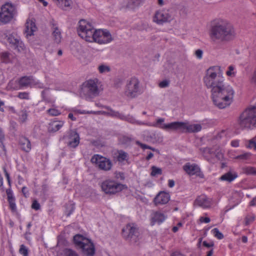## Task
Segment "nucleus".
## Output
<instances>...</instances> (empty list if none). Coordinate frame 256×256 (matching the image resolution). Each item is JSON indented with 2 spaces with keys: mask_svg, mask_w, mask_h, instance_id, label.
Masks as SVG:
<instances>
[{
  "mask_svg": "<svg viewBox=\"0 0 256 256\" xmlns=\"http://www.w3.org/2000/svg\"><path fill=\"white\" fill-rule=\"evenodd\" d=\"M169 84H170L169 80H162V82H160L159 84V86L161 88H164L168 86L169 85Z\"/></svg>",
  "mask_w": 256,
  "mask_h": 256,
  "instance_id": "nucleus-53",
  "label": "nucleus"
},
{
  "mask_svg": "<svg viewBox=\"0 0 256 256\" xmlns=\"http://www.w3.org/2000/svg\"><path fill=\"white\" fill-rule=\"evenodd\" d=\"M166 124L164 123V119L163 118H158L156 120V122L154 123L148 122L146 125L150 126H154L164 130Z\"/></svg>",
  "mask_w": 256,
  "mask_h": 256,
  "instance_id": "nucleus-30",
  "label": "nucleus"
},
{
  "mask_svg": "<svg viewBox=\"0 0 256 256\" xmlns=\"http://www.w3.org/2000/svg\"><path fill=\"white\" fill-rule=\"evenodd\" d=\"M60 30L58 28L56 24H53L52 26V38L54 42L59 44L62 40Z\"/></svg>",
  "mask_w": 256,
  "mask_h": 256,
  "instance_id": "nucleus-24",
  "label": "nucleus"
},
{
  "mask_svg": "<svg viewBox=\"0 0 256 256\" xmlns=\"http://www.w3.org/2000/svg\"><path fill=\"white\" fill-rule=\"evenodd\" d=\"M200 150L202 152V154H204V156L207 159H208L209 155L211 156L214 154L212 148H200Z\"/></svg>",
  "mask_w": 256,
  "mask_h": 256,
  "instance_id": "nucleus-39",
  "label": "nucleus"
},
{
  "mask_svg": "<svg viewBox=\"0 0 256 256\" xmlns=\"http://www.w3.org/2000/svg\"><path fill=\"white\" fill-rule=\"evenodd\" d=\"M238 177V174L236 172H228L222 176L220 178L221 180L231 182Z\"/></svg>",
  "mask_w": 256,
  "mask_h": 256,
  "instance_id": "nucleus-29",
  "label": "nucleus"
},
{
  "mask_svg": "<svg viewBox=\"0 0 256 256\" xmlns=\"http://www.w3.org/2000/svg\"><path fill=\"white\" fill-rule=\"evenodd\" d=\"M4 138V134L1 130H0V154L4 155L5 154L4 146L2 143V140Z\"/></svg>",
  "mask_w": 256,
  "mask_h": 256,
  "instance_id": "nucleus-42",
  "label": "nucleus"
},
{
  "mask_svg": "<svg viewBox=\"0 0 256 256\" xmlns=\"http://www.w3.org/2000/svg\"><path fill=\"white\" fill-rule=\"evenodd\" d=\"M22 192L23 193L24 195L26 197L28 195V191L27 190V188L26 187L24 186L22 188Z\"/></svg>",
  "mask_w": 256,
  "mask_h": 256,
  "instance_id": "nucleus-63",
  "label": "nucleus"
},
{
  "mask_svg": "<svg viewBox=\"0 0 256 256\" xmlns=\"http://www.w3.org/2000/svg\"><path fill=\"white\" fill-rule=\"evenodd\" d=\"M188 126V124L177 122V131L179 130L182 132H188L186 128Z\"/></svg>",
  "mask_w": 256,
  "mask_h": 256,
  "instance_id": "nucleus-37",
  "label": "nucleus"
},
{
  "mask_svg": "<svg viewBox=\"0 0 256 256\" xmlns=\"http://www.w3.org/2000/svg\"><path fill=\"white\" fill-rule=\"evenodd\" d=\"M122 234L126 240H130L132 242H136L138 233L135 225L133 224H130L123 228Z\"/></svg>",
  "mask_w": 256,
  "mask_h": 256,
  "instance_id": "nucleus-12",
  "label": "nucleus"
},
{
  "mask_svg": "<svg viewBox=\"0 0 256 256\" xmlns=\"http://www.w3.org/2000/svg\"><path fill=\"white\" fill-rule=\"evenodd\" d=\"M174 18V14L172 10H158L154 17V22L158 24L170 22Z\"/></svg>",
  "mask_w": 256,
  "mask_h": 256,
  "instance_id": "nucleus-11",
  "label": "nucleus"
},
{
  "mask_svg": "<svg viewBox=\"0 0 256 256\" xmlns=\"http://www.w3.org/2000/svg\"><path fill=\"white\" fill-rule=\"evenodd\" d=\"M142 88L139 80L135 78H131L127 80L124 89V94L130 98H134L140 94Z\"/></svg>",
  "mask_w": 256,
  "mask_h": 256,
  "instance_id": "nucleus-7",
  "label": "nucleus"
},
{
  "mask_svg": "<svg viewBox=\"0 0 256 256\" xmlns=\"http://www.w3.org/2000/svg\"><path fill=\"white\" fill-rule=\"evenodd\" d=\"M10 54L8 52H4L2 55V58L4 62H10Z\"/></svg>",
  "mask_w": 256,
  "mask_h": 256,
  "instance_id": "nucleus-49",
  "label": "nucleus"
},
{
  "mask_svg": "<svg viewBox=\"0 0 256 256\" xmlns=\"http://www.w3.org/2000/svg\"><path fill=\"white\" fill-rule=\"evenodd\" d=\"M20 88L24 86H36L42 88L43 84L32 76H24L19 80Z\"/></svg>",
  "mask_w": 256,
  "mask_h": 256,
  "instance_id": "nucleus-17",
  "label": "nucleus"
},
{
  "mask_svg": "<svg viewBox=\"0 0 256 256\" xmlns=\"http://www.w3.org/2000/svg\"><path fill=\"white\" fill-rule=\"evenodd\" d=\"M254 216H248L245 218V225L248 226L252 222H254Z\"/></svg>",
  "mask_w": 256,
  "mask_h": 256,
  "instance_id": "nucleus-48",
  "label": "nucleus"
},
{
  "mask_svg": "<svg viewBox=\"0 0 256 256\" xmlns=\"http://www.w3.org/2000/svg\"><path fill=\"white\" fill-rule=\"evenodd\" d=\"M239 124L242 128L256 127V106L248 108L240 117Z\"/></svg>",
  "mask_w": 256,
  "mask_h": 256,
  "instance_id": "nucleus-5",
  "label": "nucleus"
},
{
  "mask_svg": "<svg viewBox=\"0 0 256 256\" xmlns=\"http://www.w3.org/2000/svg\"><path fill=\"white\" fill-rule=\"evenodd\" d=\"M203 80L204 85L210 89L212 98L216 106L222 109L232 102L234 89L225 84L224 78L218 74L214 68H210L206 70Z\"/></svg>",
  "mask_w": 256,
  "mask_h": 256,
  "instance_id": "nucleus-1",
  "label": "nucleus"
},
{
  "mask_svg": "<svg viewBox=\"0 0 256 256\" xmlns=\"http://www.w3.org/2000/svg\"><path fill=\"white\" fill-rule=\"evenodd\" d=\"M68 110L69 112H72V113H73L74 114H82L86 113V112L84 111H81V110L77 109L76 108H68Z\"/></svg>",
  "mask_w": 256,
  "mask_h": 256,
  "instance_id": "nucleus-50",
  "label": "nucleus"
},
{
  "mask_svg": "<svg viewBox=\"0 0 256 256\" xmlns=\"http://www.w3.org/2000/svg\"><path fill=\"white\" fill-rule=\"evenodd\" d=\"M91 42H95L100 44H106L111 42L113 38L110 32L106 29L96 30Z\"/></svg>",
  "mask_w": 256,
  "mask_h": 256,
  "instance_id": "nucleus-10",
  "label": "nucleus"
},
{
  "mask_svg": "<svg viewBox=\"0 0 256 256\" xmlns=\"http://www.w3.org/2000/svg\"><path fill=\"white\" fill-rule=\"evenodd\" d=\"M19 252L22 256H28V248L24 245L22 244L20 246Z\"/></svg>",
  "mask_w": 256,
  "mask_h": 256,
  "instance_id": "nucleus-44",
  "label": "nucleus"
},
{
  "mask_svg": "<svg viewBox=\"0 0 256 256\" xmlns=\"http://www.w3.org/2000/svg\"><path fill=\"white\" fill-rule=\"evenodd\" d=\"M88 113H94L96 114H104L110 116L116 117L119 118L121 120H126L128 122L136 124L138 125H144L146 123L138 121L136 120L134 118L131 116H124L122 114H120L117 112L114 111L109 108L106 107L104 110L98 112H88Z\"/></svg>",
  "mask_w": 256,
  "mask_h": 256,
  "instance_id": "nucleus-8",
  "label": "nucleus"
},
{
  "mask_svg": "<svg viewBox=\"0 0 256 256\" xmlns=\"http://www.w3.org/2000/svg\"><path fill=\"white\" fill-rule=\"evenodd\" d=\"M18 16L16 6L10 2H6L0 8V23L6 24L14 20Z\"/></svg>",
  "mask_w": 256,
  "mask_h": 256,
  "instance_id": "nucleus-4",
  "label": "nucleus"
},
{
  "mask_svg": "<svg viewBox=\"0 0 256 256\" xmlns=\"http://www.w3.org/2000/svg\"><path fill=\"white\" fill-rule=\"evenodd\" d=\"M183 168L190 176L195 175L200 178H204V174L201 172L200 167L195 164L186 163L184 166Z\"/></svg>",
  "mask_w": 256,
  "mask_h": 256,
  "instance_id": "nucleus-18",
  "label": "nucleus"
},
{
  "mask_svg": "<svg viewBox=\"0 0 256 256\" xmlns=\"http://www.w3.org/2000/svg\"><path fill=\"white\" fill-rule=\"evenodd\" d=\"M38 28L35 23V20L32 18H28L26 23V28L24 33L28 41L30 40V38L34 35L37 31Z\"/></svg>",
  "mask_w": 256,
  "mask_h": 256,
  "instance_id": "nucleus-16",
  "label": "nucleus"
},
{
  "mask_svg": "<svg viewBox=\"0 0 256 256\" xmlns=\"http://www.w3.org/2000/svg\"><path fill=\"white\" fill-rule=\"evenodd\" d=\"M124 186V185L111 180H106L102 184V188L106 194H115L122 190Z\"/></svg>",
  "mask_w": 256,
  "mask_h": 256,
  "instance_id": "nucleus-13",
  "label": "nucleus"
},
{
  "mask_svg": "<svg viewBox=\"0 0 256 256\" xmlns=\"http://www.w3.org/2000/svg\"><path fill=\"white\" fill-rule=\"evenodd\" d=\"M8 200L14 198L12 194V191L10 189H8L6 191Z\"/></svg>",
  "mask_w": 256,
  "mask_h": 256,
  "instance_id": "nucleus-58",
  "label": "nucleus"
},
{
  "mask_svg": "<svg viewBox=\"0 0 256 256\" xmlns=\"http://www.w3.org/2000/svg\"><path fill=\"white\" fill-rule=\"evenodd\" d=\"M20 120L22 122H24L28 119V114L26 110H22L19 116Z\"/></svg>",
  "mask_w": 256,
  "mask_h": 256,
  "instance_id": "nucleus-45",
  "label": "nucleus"
},
{
  "mask_svg": "<svg viewBox=\"0 0 256 256\" xmlns=\"http://www.w3.org/2000/svg\"><path fill=\"white\" fill-rule=\"evenodd\" d=\"M18 97L20 99H28V94L26 92H19L18 94Z\"/></svg>",
  "mask_w": 256,
  "mask_h": 256,
  "instance_id": "nucleus-52",
  "label": "nucleus"
},
{
  "mask_svg": "<svg viewBox=\"0 0 256 256\" xmlns=\"http://www.w3.org/2000/svg\"><path fill=\"white\" fill-rule=\"evenodd\" d=\"M58 256H78L77 252L71 249L66 248Z\"/></svg>",
  "mask_w": 256,
  "mask_h": 256,
  "instance_id": "nucleus-35",
  "label": "nucleus"
},
{
  "mask_svg": "<svg viewBox=\"0 0 256 256\" xmlns=\"http://www.w3.org/2000/svg\"><path fill=\"white\" fill-rule=\"evenodd\" d=\"M98 83V80L97 78L90 79L86 81L82 85V94L89 97L98 96L100 93Z\"/></svg>",
  "mask_w": 256,
  "mask_h": 256,
  "instance_id": "nucleus-9",
  "label": "nucleus"
},
{
  "mask_svg": "<svg viewBox=\"0 0 256 256\" xmlns=\"http://www.w3.org/2000/svg\"><path fill=\"white\" fill-rule=\"evenodd\" d=\"M228 70L226 72V74L228 76H232L234 74V72H232L234 70V68L233 66H228Z\"/></svg>",
  "mask_w": 256,
  "mask_h": 256,
  "instance_id": "nucleus-56",
  "label": "nucleus"
},
{
  "mask_svg": "<svg viewBox=\"0 0 256 256\" xmlns=\"http://www.w3.org/2000/svg\"><path fill=\"white\" fill-rule=\"evenodd\" d=\"M164 130L168 132L174 131L176 130V122L166 124Z\"/></svg>",
  "mask_w": 256,
  "mask_h": 256,
  "instance_id": "nucleus-38",
  "label": "nucleus"
},
{
  "mask_svg": "<svg viewBox=\"0 0 256 256\" xmlns=\"http://www.w3.org/2000/svg\"><path fill=\"white\" fill-rule=\"evenodd\" d=\"M170 198V196L168 192L160 191L154 198L153 202L156 206L164 205L169 202Z\"/></svg>",
  "mask_w": 256,
  "mask_h": 256,
  "instance_id": "nucleus-19",
  "label": "nucleus"
},
{
  "mask_svg": "<svg viewBox=\"0 0 256 256\" xmlns=\"http://www.w3.org/2000/svg\"><path fill=\"white\" fill-rule=\"evenodd\" d=\"M64 122L60 120L53 121L50 123L48 127L50 132H56L59 130L64 125Z\"/></svg>",
  "mask_w": 256,
  "mask_h": 256,
  "instance_id": "nucleus-27",
  "label": "nucleus"
},
{
  "mask_svg": "<svg viewBox=\"0 0 256 256\" xmlns=\"http://www.w3.org/2000/svg\"><path fill=\"white\" fill-rule=\"evenodd\" d=\"M248 148H253L256 150V139L255 138L248 141V144H246Z\"/></svg>",
  "mask_w": 256,
  "mask_h": 256,
  "instance_id": "nucleus-41",
  "label": "nucleus"
},
{
  "mask_svg": "<svg viewBox=\"0 0 256 256\" xmlns=\"http://www.w3.org/2000/svg\"><path fill=\"white\" fill-rule=\"evenodd\" d=\"M76 247L80 250L86 256H94L96 248L92 241L88 238L82 234H78L73 238Z\"/></svg>",
  "mask_w": 256,
  "mask_h": 256,
  "instance_id": "nucleus-3",
  "label": "nucleus"
},
{
  "mask_svg": "<svg viewBox=\"0 0 256 256\" xmlns=\"http://www.w3.org/2000/svg\"><path fill=\"white\" fill-rule=\"evenodd\" d=\"M72 0H59L56 5L63 10H68L72 7Z\"/></svg>",
  "mask_w": 256,
  "mask_h": 256,
  "instance_id": "nucleus-28",
  "label": "nucleus"
},
{
  "mask_svg": "<svg viewBox=\"0 0 256 256\" xmlns=\"http://www.w3.org/2000/svg\"><path fill=\"white\" fill-rule=\"evenodd\" d=\"M188 132H197L202 130V126L200 124H188V126L186 128Z\"/></svg>",
  "mask_w": 256,
  "mask_h": 256,
  "instance_id": "nucleus-33",
  "label": "nucleus"
},
{
  "mask_svg": "<svg viewBox=\"0 0 256 256\" xmlns=\"http://www.w3.org/2000/svg\"><path fill=\"white\" fill-rule=\"evenodd\" d=\"M175 182L174 180H168V186L170 188H172L174 186Z\"/></svg>",
  "mask_w": 256,
  "mask_h": 256,
  "instance_id": "nucleus-61",
  "label": "nucleus"
},
{
  "mask_svg": "<svg viewBox=\"0 0 256 256\" xmlns=\"http://www.w3.org/2000/svg\"><path fill=\"white\" fill-rule=\"evenodd\" d=\"M209 36L214 43L226 42L234 39L236 33L232 25L228 21L216 19L212 24Z\"/></svg>",
  "mask_w": 256,
  "mask_h": 256,
  "instance_id": "nucleus-2",
  "label": "nucleus"
},
{
  "mask_svg": "<svg viewBox=\"0 0 256 256\" xmlns=\"http://www.w3.org/2000/svg\"><path fill=\"white\" fill-rule=\"evenodd\" d=\"M7 88L8 90H17L20 88L19 80H12L9 82Z\"/></svg>",
  "mask_w": 256,
  "mask_h": 256,
  "instance_id": "nucleus-32",
  "label": "nucleus"
},
{
  "mask_svg": "<svg viewBox=\"0 0 256 256\" xmlns=\"http://www.w3.org/2000/svg\"><path fill=\"white\" fill-rule=\"evenodd\" d=\"M19 144L20 148L26 152H29L31 149L30 142L25 137L22 136L20 138Z\"/></svg>",
  "mask_w": 256,
  "mask_h": 256,
  "instance_id": "nucleus-25",
  "label": "nucleus"
},
{
  "mask_svg": "<svg viewBox=\"0 0 256 256\" xmlns=\"http://www.w3.org/2000/svg\"><path fill=\"white\" fill-rule=\"evenodd\" d=\"M251 82L256 85V70L254 72L251 78Z\"/></svg>",
  "mask_w": 256,
  "mask_h": 256,
  "instance_id": "nucleus-59",
  "label": "nucleus"
},
{
  "mask_svg": "<svg viewBox=\"0 0 256 256\" xmlns=\"http://www.w3.org/2000/svg\"><path fill=\"white\" fill-rule=\"evenodd\" d=\"M97 70L100 74L105 75L110 72L112 68L109 64L103 62L98 66Z\"/></svg>",
  "mask_w": 256,
  "mask_h": 256,
  "instance_id": "nucleus-26",
  "label": "nucleus"
},
{
  "mask_svg": "<svg viewBox=\"0 0 256 256\" xmlns=\"http://www.w3.org/2000/svg\"><path fill=\"white\" fill-rule=\"evenodd\" d=\"M166 218L163 213L160 212H154L151 215V224L152 225L160 224L166 220Z\"/></svg>",
  "mask_w": 256,
  "mask_h": 256,
  "instance_id": "nucleus-23",
  "label": "nucleus"
},
{
  "mask_svg": "<svg viewBox=\"0 0 256 256\" xmlns=\"http://www.w3.org/2000/svg\"><path fill=\"white\" fill-rule=\"evenodd\" d=\"M32 207L33 209L38 210L40 208V205L35 200L32 202Z\"/></svg>",
  "mask_w": 256,
  "mask_h": 256,
  "instance_id": "nucleus-57",
  "label": "nucleus"
},
{
  "mask_svg": "<svg viewBox=\"0 0 256 256\" xmlns=\"http://www.w3.org/2000/svg\"><path fill=\"white\" fill-rule=\"evenodd\" d=\"M199 220L200 222H205V223H208L210 221V220L209 218L208 217H203V216H201L200 219H199Z\"/></svg>",
  "mask_w": 256,
  "mask_h": 256,
  "instance_id": "nucleus-55",
  "label": "nucleus"
},
{
  "mask_svg": "<svg viewBox=\"0 0 256 256\" xmlns=\"http://www.w3.org/2000/svg\"><path fill=\"white\" fill-rule=\"evenodd\" d=\"M251 156V154L250 152H246L242 154H240L236 156V159H241L243 160H247L250 159Z\"/></svg>",
  "mask_w": 256,
  "mask_h": 256,
  "instance_id": "nucleus-47",
  "label": "nucleus"
},
{
  "mask_svg": "<svg viewBox=\"0 0 256 256\" xmlns=\"http://www.w3.org/2000/svg\"><path fill=\"white\" fill-rule=\"evenodd\" d=\"M231 145L233 147H238L239 146V142L238 140H232L231 142Z\"/></svg>",
  "mask_w": 256,
  "mask_h": 256,
  "instance_id": "nucleus-60",
  "label": "nucleus"
},
{
  "mask_svg": "<svg viewBox=\"0 0 256 256\" xmlns=\"http://www.w3.org/2000/svg\"><path fill=\"white\" fill-rule=\"evenodd\" d=\"M144 0H126L122 4V8L134 10L138 8Z\"/></svg>",
  "mask_w": 256,
  "mask_h": 256,
  "instance_id": "nucleus-21",
  "label": "nucleus"
},
{
  "mask_svg": "<svg viewBox=\"0 0 256 256\" xmlns=\"http://www.w3.org/2000/svg\"><path fill=\"white\" fill-rule=\"evenodd\" d=\"M202 54H203V52L202 50H197L196 52H195V55L199 59H200L202 58Z\"/></svg>",
  "mask_w": 256,
  "mask_h": 256,
  "instance_id": "nucleus-54",
  "label": "nucleus"
},
{
  "mask_svg": "<svg viewBox=\"0 0 256 256\" xmlns=\"http://www.w3.org/2000/svg\"><path fill=\"white\" fill-rule=\"evenodd\" d=\"M48 90H46L44 92H42V96L44 100L46 102L53 104L55 102L56 98H49L47 97L46 94H48Z\"/></svg>",
  "mask_w": 256,
  "mask_h": 256,
  "instance_id": "nucleus-40",
  "label": "nucleus"
},
{
  "mask_svg": "<svg viewBox=\"0 0 256 256\" xmlns=\"http://www.w3.org/2000/svg\"><path fill=\"white\" fill-rule=\"evenodd\" d=\"M203 244L204 246H205L206 247L210 248L214 246V243L213 242L208 243L204 241L203 242Z\"/></svg>",
  "mask_w": 256,
  "mask_h": 256,
  "instance_id": "nucleus-62",
  "label": "nucleus"
},
{
  "mask_svg": "<svg viewBox=\"0 0 256 256\" xmlns=\"http://www.w3.org/2000/svg\"><path fill=\"white\" fill-rule=\"evenodd\" d=\"M194 205L198 206L204 208H207L210 207L212 200L205 195H202L198 196L194 201Z\"/></svg>",
  "mask_w": 256,
  "mask_h": 256,
  "instance_id": "nucleus-22",
  "label": "nucleus"
},
{
  "mask_svg": "<svg viewBox=\"0 0 256 256\" xmlns=\"http://www.w3.org/2000/svg\"><path fill=\"white\" fill-rule=\"evenodd\" d=\"M8 201L10 208L13 211H14L16 210V205L15 204L14 198L9 200Z\"/></svg>",
  "mask_w": 256,
  "mask_h": 256,
  "instance_id": "nucleus-51",
  "label": "nucleus"
},
{
  "mask_svg": "<svg viewBox=\"0 0 256 256\" xmlns=\"http://www.w3.org/2000/svg\"><path fill=\"white\" fill-rule=\"evenodd\" d=\"M242 172L247 175L256 176V168L252 166H244L242 168Z\"/></svg>",
  "mask_w": 256,
  "mask_h": 256,
  "instance_id": "nucleus-34",
  "label": "nucleus"
},
{
  "mask_svg": "<svg viewBox=\"0 0 256 256\" xmlns=\"http://www.w3.org/2000/svg\"><path fill=\"white\" fill-rule=\"evenodd\" d=\"M117 160L119 162L122 164L129 162L128 154L122 150L118 152Z\"/></svg>",
  "mask_w": 256,
  "mask_h": 256,
  "instance_id": "nucleus-31",
  "label": "nucleus"
},
{
  "mask_svg": "<svg viewBox=\"0 0 256 256\" xmlns=\"http://www.w3.org/2000/svg\"><path fill=\"white\" fill-rule=\"evenodd\" d=\"M96 30L92 21L81 20L78 22V32L80 38L88 42H92Z\"/></svg>",
  "mask_w": 256,
  "mask_h": 256,
  "instance_id": "nucleus-6",
  "label": "nucleus"
},
{
  "mask_svg": "<svg viewBox=\"0 0 256 256\" xmlns=\"http://www.w3.org/2000/svg\"><path fill=\"white\" fill-rule=\"evenodd\" d=\"M66 142L70 147L76 148L80 143L78 134L76 132H70L66 137Z\"/></svg>",
  "mask_w": 256,
  "mask_h": 256,
  "instance_id": "nucleus-20",
  "label": "nucleus"
},
{
  "mask_svg": "<svg viewBox=\"0 0 256 256\" xmlns=\"http://www.w3.org/2000/svg\"><path fill=\"white\" fill-rule=\"evenodd\" d=\"M8 42L12 48L18 52H24L26 50V46L19 36L14 34H11L8 36Z\"/></svg>",
  "mask_w": 256,
  "mask_h": 256,
  "instance_id": "nucleus-15",
  "label": "nucleus"
},
{
  "mask_svg": "<svg viewBox=\"0 0 256 256\" xmlns=\"http://www.w3.org/2000/svg\"><path fill=\"white\" fill-rule=\"evenodd\" d=\"M91 162L100 169L104 170H110L112 166V162L109 159L98 154L94 156L91 159Z\"/></svg>",
  "mask_w": 256,
  "mask_h": 256,
  "instance_id": "nucleus-14",
  "label": "nucleus"
},
{
  "mask_svg": "<svg viewBox=\"0 0 256 256\" xmlns=\"http://www.w3.org/2000/svg\"><path fill=\"white\" fill-rule=\"evenodd\" d=\"M162 174V169L153 166L152 167V172H151V175L152 176H155L158 175H160Z\"/></svg>",
  "mask_w": 256,
  "mask_h": 256,
  "instance_id": "nucleus-43",
  "label": "nucleus"
},
{
  "mask_svg": "<svg viewBox=\"0 0 256 256\" xmlns=\"http://www.w3.org/2000/svg\"><path fill=\"white\" fill-rule=\"evenodd\" d=\"M40 2L42 3L44 6H46L48 5V2L46 0H38Z\"/></svg>",
  "mask_w": 256,
  "mask_h": 256,
  "instance_id": "nucleus-64",
  "label": "nucleus"
},
{
  "mask_svg": "<svg viewBox=\"0 0 256 256\" xmlns=\"http://www.w3.org/2000/svg\"><path fill=\"white\" fill-rule=\"evenodd\" d=\"M212 232L214 236L219 240H221L224 238V236L217 228H214L212 230Z\"/></svg>",
  "mask_w": 256,
  "mask_h": 256,
  "instance_id": "nucleus-46",
  "label": "nucleus"
},
{
  "mask_svg": "<svg viewBox=\"0 0 256 256\" xmlns=\"http://www.w3.org/2000/svg\"><path fill=\"white\" fill-rule=\"evenodd\" d=\"M48 114L52 116H58L60 114V112L56 107L52 105V107L47 110Z\"/></svg>",
  "mask_w": 256,
  "mask_h": 256,
  "instance_id": "nucleus-36",
  "label": "nucleus"
}]
</instances>
